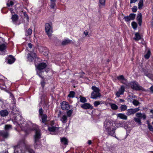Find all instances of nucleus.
<instances>
[{
    "label": "nucleus",
    "instance_id": "obj_1",
    "mask_svg": "<svg viewBox=\"0 0 153 153\" xmlns=\"http://www.w3.org/2000/svg\"><path fill=\"white\" fill-rule=\"evenodd\" d=\"M104 127L108 134L112 136L114 134L116 127H115L114 123L112 122L105 121L104 123Z\"/></svg>",
    "mask_w": 153,
    "mask_h": 153
},
{
    "label": "nucleus",
    "instance_id": "obj_57",
    "mask_svg": "<svg viewBox=\"0 0 153 153\" xmlns=\"http://www.w3.org/2000/svg\"><path fill=\"white\" fill-rule=\"evenodd\" d=\"M134 113H135L136 112L138 111H139V108H136L134 109Z\"/></svg>",
    "mask_w": 153,
    "mask_h": 153
},
{
    "label": "nucleus",
    "instance_id": "obj_42",
    "mask_svg": "<svg viewBox=\"0 0 153 153\" xmlns=\"http://www.w3.org/2000/svg\"><path fill=\"white\" fill-rule=\"evenodd\" d=\"M120 108L122 111H124L127 109V106L126 105H123L121 106Z\"/></svg>",
    "mask_w": 153,
    "mask_h": 153
},
{
    "label": "nucleus",
    "instance_id": "obj_40",
    "mask_svg": "<svg viewBox=\"0 0 153 153\" xmlns=\"http://www.w3.org/2000/svg\"><path fill=\"white\" fill-rule=\"evenodd\" d=\"M135 14L134 13H131L129 15V16L131 20H133L135 19Z\"/></svg>",
    "mask_w": 153,
    "mask_h": 153
},
{
    "label": "nucleus",
    "instance_id": "obj_23",
    "mask_svg": "<svg viewBox=\"0 0 153 153\" xmlns=\"http://www.w3.org/2000/svg\"><path fill=\"white\" fill-rule=\"evenodd\" d=\"M42 119V122L43 123L45 122L47 120V116L45 114L40 116Z\"/></svg>",
    "mask_w": 153,
    "mask_h": 153
},
{
    "label": "nucleus",
    "instance_id": "obj_64",
    "mask_svg": "<svg viewBox=\"0 0 153 153\" xmlns=\"http://www.w3.org/2000/svg\"><path fill=\"white\" fill-rule=\"evenodd\" d=\"M91 140H89V141H88V143L90 145V144H91Z\"/></svg>",
    "mask_w": 153,
    "mask_h": 153
},
{
    "label": "nucleus",
    "instance_id": "obj_60",
    "mask_svg": "<svg viewBox=\"0 0 153 153\" xmlns=\"http://www.w3.org/2000/svg\"><path fill=\"white\" fill-rule=\"evenodd\" d=\"M142 118L143 119H145L146 118V116L145 114H142V117H141V118Z\"/></svg>",
    "mask_w": 153,
    "mask_h": 153
},
{
    "label": "nucleus",
    "instance_id": "obj_58",
    "mask_svg": "<svg viewBox=\"0 0 153 153\" xmlns=\"http://www.w3.org/2000/svg\"><path fill=\"white\" fill-rule=\"evenodd\" d=\"M137 1V0H130V3H135Z\"/></svg>",
    "mask_w": 153,
    "mask_h": 153
},
{
    "label": "nucleus",
    "instance_id": "obj_56",
    "mask_svg": "<svg viewBox=\"0 0 153 153\" xmlns=\"http://www.w3.org/2000/svg\"><path fill=\"white\" fill-rule=\"evenodd\" d=\"M41 85L42 87H44L45 85V82L43 81H42L41 82Z\"/></svg>",
    "mask_w": 153,
    "mask_h": 153
},
{
    "label": "nucleus",
    "instance_id": "obj_13",
    "mask_svg": "<svg viewBox=\"0 0 153 153\" xmlns=\"http://www.w3.org/2000/svg\"><path fill=\"white\" fill-rule=\"evenodd\" d=\"M100 96V95L99 92H92L91 93V98L92 99H97V97Z\"/></svg>",
    "mask_w": 153,
    "mask_h": 153
},
{
    "label": "nucleus",
    "instance_id": "obj_37",
    "mask_svg": "<svg viewBox=\"0 0 153 153\" xmlns=\"http://www.w3.org/2000/svg\"><path fill=\"white\" fill-rule=\"evenodd\" d=\"M111 108L114 110L117 109L118 108L117 106L115 104H112L111 105Z\"/></svg>",
    "mask_w": 153,
    "mask_h": 153
},
{
    "label": "nucleus",
    "instance_id": "obj_36",
    "mask_svg": "<svg viewBox=\"0 0 153 153\" xmlns=\"http://www.w3.org/2000/svg\"><path fill=\"white\" fill-rule=\"evenodd\" d=\"M75 94V93L73 91H71L70 92L69 94L68 95V97H74V95Z\"/></svg>",
    "mask_w": 153,
    "mask_h": 153
},
{
    "label": "nucleus",
    "instance_id": "obj_55",
    "mask_svg": "<svg viewBox=\"0 0 153 153\" xmlns=\"http://www.w3.org/2000/svg\"><path fill=\"white\" fill-rule=\"evenodd\" d=\"M79 74H80V77L82 78L83 77V75L85 74L83 72H81Z\"/></svg>",
    "mask_w": 153,
    "mask_h": 153
},
{
    "label": "nucleus",
    "instance_id": "obj_12",
    "mask_svg": "<svg viewBox=\"0 0 153 153\" xmlns=\"http://www.w3.org/2000/svg\"><path fill=\"white\" fill-rule=\"evenodd\" d=\"M40 52L43 53V54L45 55H47L48 53V51L47 48H46L41 47L39 48Z\"/></svg>",
    "mask_w": 153,
    "mask_h": 153
},
{
    "label": "nucleus",
    "instance_id": "obj_30",
    "mask_svg": "<svg viewBox=\"0 0 153 153\" xmlns=\"http://www.w3.org/2000/svg\"><path fill=\"white\" fill-rule=\"evenodd\" d=\"M141 39V37L138 33H136L135 34V37L134 39L136 40H138Z\"/></svg>",
    "mask_w": 153,
    "mask_h": 153
},
{
    "label": "nucleus",
    "instance_id": "obj_50",
    "mask_svg": "<svg viewBox=\"0 0 153 153\" xmlns=\"http://www.w3.org/2000/svg\"><path fill=\"white\" fill-rule=\"evenodd\" d=\"M132 11L133 12H136L137 10V6H134L132 8Z\"/></svg>",
    "mask_w": 153,
    "mask_h": 153
},
{
    "label": "nucleus",
    "instance_id": "obj_19",
    "mask_svg": "<svg viewBox=\"0 0 153 153\" xmlns=\"http://www.w3.org/2000/svg\"><path fill=\"white\" fill-rule=\"evenodd\" d=\"M61 120L62 121L63 123H65L67 122V116L65 115H62V116Z\"/></svg>",
    "mask_w": 153,
    "mask_h": 153
},
{
    "label": "nucleus",
    "instance_id": "obj_52",
    "mask_svg": "<svg viewBox=\"0 0 153 153\" xmlns=\"http://www.w3.org/2000/svg\"><path fill=\"white\" fill-rule=\"evenodd\" d=\"M39 114L40 116H41L42 115H44V114H43V110L42 108L39 109Z\"/></svg>",
    "mask_w": 153,
    "mask_h": 153
},
{
    "label": "nucleus",
    "instance_id": "obj_41",
    "mask_svg": "<svg viewBox=\"0 0 153 153\" xmlns=\"http://www.w3.org/2000/svg\"><path fill=\"white\" fill-rule=\"evenodd\" d=\"M124 78V76L123 75H121L117 76V79L118 80L121 82Z\"/></svg>",
    "mask_w": 153,
    "mask_h": 153
},
{
    "label": "nucleus",
    "instance_id": "obj_17",
    "mask_svg": "<svg viewBox=\"0 0 153 153\" xmlns=\"http://www.w3.org/2000/svg\"><path fill=\"white\" fill-rule=\"evenodd\" d=\"M105 0H99V6L100 8H103L105 5Z\"/></svg>",
    "mask_w": 153,
    "mask_h": 153
},
{
    "label": "nucleus",
    "instance_id": "obj_16",
    "mask_svg": "<svg viewBox=\"0 0 153 153\" xmlns=\"http://www.w3.org/2000/svg\"><path fill=\"white\" fill-rule=\"evenodd\" d=\"M117 117H119L120 119L126 120L127 119V116L124 114L120 113L117 114Z\"/></svg>",
    "mask_w": 153,
    "mask_h": 153
},
{
    "label": "nucleus",
    "instance_id": "obj_62",
    "mask_svg": "<svg viewBox=\"0 0 153 153\" xmlns=\"http://www.w3.org/2000/svg\"><path fill=\"white\" fill-rule=\"evenodd\" d=\"M150 90L153 93V85L150 88Z\"/></svg>",
    "mask_w": 153,
    "mask_h": 153
},
{
    "label": "nucleus",
    "instance_id": "obj_59",
    "mask_svg": "<svg viewBox=\"0 0 153 153\" xmlns=\"http://www.w3.org/2000/svg\"><path fill=\"white\" fill-rule=\"evenodd\" d=\"M4 42V40L2 38L0 37V43H3Z\"/></svg>",
    "mask_w": 153,
    "mask_h": 153
},
{
    "label": "nucleus",
    "instance_id": "obj_21",
    "mask_svg": "<svg viewBox=\"0 0 153 153\" xmlns=\"http://www.w3.org/2000/svg\"><path fill=\"white\" fill-rule=\"evenodd\" d=\"M6 48V46L4 44L0 45V52H4Z\"/></svg>",
    "mask_w": 153,
    "mask_h": 153
},
{
    "label": "nucleus",
    "instance_id": "obj_31",
    "mask_svg": "<svg viewBox=\"0 0 153 153\" xmlns=\"http://www.w3.org/2000/svg\"><path fill=\"white\" fill-rule=\"evenodd\" d=\"M61 141L64 143L65 145L68 144V140L65 137H63L61 139Z\"/></svg>",
    "mask_w": 153,
    "mask_h": 153
},
{
    "label": "nucleus",
    "instance_id": "obj_26",
    "mask_svg": "<svg viewBox=\"0 0 153 153\" xmlns=\"http://www.w3.org/2000/svg\"><path fill=\"white\" fill-rule=\"evenodd\" d=\"M71 42V40L68 39H65L63 40L62 42V45H66L69 43H70Z\"/></svg>",
    "mask_w": 153,
    "mask_h": 153
},
{
    "label": "nucleus",
    "instance_id": "obj_22",
    "mask_svg": "<svg viewBox=\"0 0 153 153\" xmlns=\"http://www.w3.org/2000/svg\"><path fill=\"white\" fill-rule=\"evenodd\" d=\"M134 112L133 109H129L127 110V114L128 115H130L134 114Z\"/></svg>",
    "mask_w": 153,
    "mask_h": 153
},
{
    "label": "nucleus",
    "instance_id": "obj_10",
    "mask_svg": "<svg viewBox=\"0 0 153 153\" xmlns=\"http://www.w3.org/2000/svg\"><path fill=\"white\" fill-rule=\"evenodd\" d=\"M81 107L85 109H92L93 108V106L88 103H85L81 105Z\"/></svg>",
    "mask_w": 153,
    "mask_h": 153
},
{
    "label": "nucleus",
    "instance_id": "obj_28",
    "mask_svg": "<svg viewBox=\"0 0 153 153\" xmlns=\"http://www.w3.org/2000/svg\"><path fill=\"white\" fill-rule=\"evenodd\" d=\"M32 33V30L30 29H28L25 32V35L26 36H29Z\"/></svg>",
    "mask_w": 153,
    "mask_h": 153
},
{
    "label": "nucleus",
    "instance_id": "obj_48",
    "mask_svg": "<svg viewBox=\"0 0 153 153\" xmlns=\"http://www.w3.org/2000/svg\"><path fill=\"white\" fill-rule=\"evenodd\" d=\"M100 104V102L99 101H96L94 103V105L95 107H97Z\"/></svg>",
    "mask_w": 153,
    "mask_h": 153
},
{
    "label": "nucleus",
    "instance_id": "obj_32",
    "mask_svg": "<svg viewBox=\"0 0 153 153\" xmlns=\"http://www.w3.org/2000/svg\"><path fill=\"white\" fill-rule=\"evenodd\" d=\"M27 49L29 51H30L31 50V49L32 50H33V45L30 43H29L27 44Z\"/></svg>",
    "mask_w": 153,
    "mask_h": 153
},
{
    "label": "nucleus",
    "instance_id": "obj_25",
    "mask_svg": "<svg viewBox=\"0 0 153 153\" xmlns=\"http://www.w3.org/2000/svg\"><path fill=\"white\" fill-rule=\"evenodd\" d=\"M143 0H140L138 4V9H141L143 6Z\"/></svg>",
    "mask_w": 153,
    "mask_h": 153
},
{
    "label": "nucleus",
    "instance_id": "obj_35",
    "mask_svg": "<svg viewBox=\"0 0 153 153\" xmlns=\"http://www.w3.org/2000/svg\"><path fill=\"white\" fill-rule=\"evenodd\" d=\"M4 128L6 130H8L12 128V126L10 125H6L5 126Z\"/></svg>",
    "mask_w": 153,
    "mask_h": 153
},
{
    "label": "nucleus",
    "instance_id": "obj_47",
    "mask_svg": "<svg viewBox=\"0 0 153 153\" xmlns=\"http://www.w3.org/2000/svg\"><path fill=\"white\" fill-rule=\"evenodd\" d=\"M148 126L150 130L151 131H152L153 130V128L148 122Z\"/></svg>",
    "mask_w": 153,
    "mask_h": 153
},
{
    "label": "nucleus",
    "instance_id": "obj_2",
    "mask_svg": "<svg viewBox=\"0 0 153 153\" xmlns=\"http://www.w3.org/2000/svg\"><path fill=\"white\" fill-rule=\"evenodd\" d=\"M35 134L34 135V139L35 141V147L36 148H39L40 147V144L39 141V139L40 138L41 134L39 129L37 127L35 129Z\"/></svg>",
    "mask_w": 153,
    "mask_h": 153
},
{
    "label": "nucleus",
    "instance_id": "obj_34",
    "mask_svg": "<svg viewBox=\"0 0 153 153\" xmlns=\"http://www.w3.org/2000/svg\"><path fill=\"white\" fill-rule=\"evenodd\" d=\"M151 52L149 50L148 51L147 53L144 55V57L146 59L149 58Z\"/></svg>",
    "mask_w": 153,
    "mask_h": 153
},
{
    "label": "nucleus",
    "instance_id": "obj_7",
    "mask_svg": "<svg viewBox=\"0 0 153 153\" xmlns=\"http://www.w3.org/2000/svg\"><path fill=\"white\" fill-rule=\"evenodd\" d=\"M61 107L62 110H67L70 109V106L68 102L66 101H63L61 104Z\"/></svg>",
    "mask_w": 153,
    "mask_h": 153
},
{
    "label": "nucleus",
    "instance_id": "obj_20",
    "mask_svg": "<svg viewBox=\"0 0 153 153\" xmlns=\"http://www.w3.org/2000/svg\"><path fill=\"white\" fill-rule=\"evenodd\" d=\"M10 58L8 59V63L9 64H12L13 63L15 60V59L13 57H11V55H10Z\"/></svg>",
    "mask_w": 153,
    "mask_h": 153
},
{
    "label": "nucleus",
    "instance_id": "obj_61",
    "mask_svg": "<svg viewBox=\"0 0 153 153\" xmlns=\"http://www.w3.org/2000/svg\"><path fill=\"white\" fill-rule=\"evenodd\" d=\"M84 34L85 36H87L88 34V32L87 30H86L84 32Z\"/></svg>",
    "mask_w": 153,
    "mask_h": 153
},
{
    "label": "nucleus",
    "instance_id": "obj_8",
    "mask_svg": "<svg viewBox=\"0 0 153 153\" xmlns=\"http://www.w3.org/2000/svg\"><path fill=\"white\" fill-rule=\"evenodd\" d=\"M125 91V87L124 86L122 85L119 90L116 93V95L117 97H119L121 95L123 94Z\"/></svg>",
    "mask_w": 153,
    "mask_h": 153
},
{
    "label": "nucleus",
    "instance_id": "obj_51",
    "mask_svg": "<svg viewBox=\"0 0 153 153\" xmlns=\"http://www.w3.org/2000/svg\"><path fill=\"white\" fill-rule=\"evenodd\" d=\"M121 82L122 83H123L124 84H126V85L127 84V80L124 78V79H123V80L121 81Z\"/></svg>",
    "mask_w": 153,
    "mask_h": 153
},
{
    "label": "nucleus",
    "instance_id": "obj_49",
    "mask_svg": "<svg viewBox=\"0 0 153 153\" xmlns=\"http://www.w3.org/2000/svg\"><path fill=\"white\" fill-rule=\"evenodd\" d=\"M142 114L141 113H137L136 114V116L138 118L140 119L141 118V117Z\"/></svg>",
    "mask_w": 153,
    "mask_h": 153
},
{
    "label": "nucleus",
    "instance_id": "obj_54",
    "mask_svg": "<svg viewBox=\"0 0 153 153\" xmlns=\"http://www.w3.org/2000/svg\"><path fill=\"white\" fill-rule=\"evenodd\" d=\"M55 3H51V4L50 5V7L51 8H54L55 6Z\"/></svg>",
    "mask_w": 153,
    "mask_h": 153
},
{
    "label": "nucleus",
    "instance_id": "obj_14",
    "mask_svg": "<svg viewBox=\"0 0 153 153\" xmlns=\"http://www.w3.org/2000/svg\"><path fill=\"white\" fill-rule=\"evenodd\" d=\"M124 122L123 121H119L116 123H114L115 127H116V129L117 128L122 127H123L124 125Z\"/></svg>",
    "mask_w": 153,
    "mask_h": 153
},
{
    "label": "nucleus",
    "instance_id": "obj_15",
    "mask_svg": "<svg viewBox=\"0 0 153 153\" xmlns=\"http://www.w3.org/2000/svg\"><path fill=\"white\" fill-rule=\"evenodd\" d=\"M137 19L138 22V24L140 26L141 25L142 22V15L140 13H139L137 16Z\"/></svg>",
    "mask_w": 153,
    "mask_h": 153
},
{
    "label": "nucleus",
    "instance_id": "obj_45",
    "mask_svg": "<svg viewBox=\"0 0 153 153\" xmlns=\"http://www.w3.org/2000/svg\"><path fill=\"white\" fill-rule=\"evenodd\" d=\"M134 120L136 122L138 123L139 124H141V120L140 119L137 118H134Z\"/></svg>",
    "mask_w": 153,
    "mask_h": 153
},
{
    "label": "nucleus",
    "instance_id": "obj_63",
    "mask_svg": "<svg viewBox=\"0 0 153 153\" xmlns=\"http://www.w3.org/2000/svg\"><path fill=\"white\" fill-rule=\"evenodd\" d=\"M0 153H8V151H7L5 150L1 152Z\"/></svg>",
    "mask_w": 153,
    "mask_h": 153
},
{
    "label": "nucleus",
    "instance_id": "obj_33",
    "mask_svg": "<svg viewBox=\"0 0 153 153\" xmlns=\"http://www.w3.org/2000/svg\"><path fill=\"white\" fill-rule=\"evenodd\" d=\"M92 89L94 91L93 92H99V89L98 88L95 86H93L92 87Z\"/></svg>",
    "mask_w": 153,
    "mask_h": 153
},
{
    "label": "nucleus",
    "instance_id": "obj_44",
    "mask_svg": "<svg viewBox=\"0 0 153 153\" xmlns=\"http://www.w3.org/2000/svg\"><path fill=\"white\" fill-rule=\"evenodd\" d=\"M133 103L134 105L137 106L139 104V102L138 101L134 100L133 101Z\"/></svg>",
    "mask_w": 153,
    "mask_h": 153
},
{
    "label": "nucleus",
    "instance_id": "obj_24",
    "mask_svg": "<svg viewBox=\"0 0 153 153\" xmlns=\"http://www.w3.org/2000/svg\"><path fill=\"white\" fill-rule=\"evenodd\" d=\"M1 134L4 138H7L9 136L8 133L5 131H1Z\"/></svg>",
    "mask_w": 153,
    "mask_h": 153
},
{
    "label": "nucleus",
    "instance_id": "obj_11",
    "mask_svg": "<svg viewBox=\"0 0 153 153\" xmlns=\"http://www.w3.org/2000/svg\"><path fill=\"white\" fill-rule=\"evenodd\" d=\"M47 65L44 62L41 63L39 64L37 67V69L39 71H41L45 68L46 67Z\"/></svg>",
    "mask_w": 153,
    "mask_h": 153
},
{
    "label": "nucleus",
    "instance_id": "obj_5",
    "mask_svg": "<svg viewBox=\"0 0 153 153\" xmlns=\"http://www.w3.org/2000/svg\"><path fill=\"white\" fill-rule=\"evenodd\" d=\"M131 88L133 89L139 90L142 89V87L139 86L138 83L135 82H131L130 84Z\"/></svg>",
    "mask_w": 153,
    "mask_h": 153
},
{
    "label": "nucleus",
    "instance_id": "obj_27",
    "mask_svg": "<svg viewBox=\"0 0 153 153\" xmlns=\"http://www.w3.org/2000/svg\"><path fill=\"white\" fill-rule=\"evenodd\" d=\"M18 16L16 14L13 15L11 18L13 22L16 21L18 19Z\"/></svg>",
    "mask_w": 153,
    "mask_h": 153
},
{
    "label": "nucleus",
    "instance_id": "obj_38",
    "mask_svg": "<svg viewBox=\"0 0 153 153\" xmlns=\"http://www.w3.org/2000/svg\"><path fill=\"white\" fill-rule=\"evenodd\" d=\"M131 25L133 29H136L137 27V24L135 22H133L131 23Z\"/></svg>",
    "mask_w": 153,
    "mask_h": 153
},
{
    "label": "nucleus",
    "instance_id": "obj_18",
    "mask_svg": "<svg viewBox=\"0 0 153 153\" xmlns=\"http://www.w3.org/2000/svg\"><path fill=\"white\" fill-rule=\"evenodd\" d=\"M1 115L2 117H5L8 115V113L6 110H2L0 111Z\"/></svg>",
    "mask_w": 153,
    "mask_h": 153
},
{
    "label": "nucleus",
    "instance_id": "obj_6",
    "mask_svg": "<svg viewBox=\"0 0 153 153\" xmlns=\"http://www.w3.org/2000/svg\"><path fill=\"white\" fill-rule=\"evenodd\" d=\"M48 129L51 134H56L59 130V127L56 126H52L49 127Z\"/></svg>",
    "mask_w": 153,
    "mask_h": 153
},
{
    "label": "nucleus",
    "instance_id": "obj_29",
    "mask_svg": "<svg viewBox=\"0 0 153 153\" xmlns=\"http://www.w3.org/2000/svg\"><path fill=\"white\" fill-rule=\"evenodd\" d=\"M25 148H26V149L27 150L29 153H34V151L30 148L29 146H27L26 147H25Z\"/></svg>",
    "mask_w": 153,
    "mask_h": 153
},
{
    "label": "nucleus",
    "instance_id": "obj_43",
    "mask_svg": "<svg viewBox=\"0 0 153 153\" xmlns=\"http://www.w3.org/2000/svg\"><path fill=\"white\" fill-rule=\"evenodd\" d=\"M73 110L72 109H71L68 111L67 112V114L68 116V117H70L73 113Z\"/></svg>",
    "mask_w": 153,
    "mask_h": 153
},
{
    "label": "nucleus",
    "instance_id": "obj_9",
    "mask_svg": "<svg viewBox=\"0 0 153 153\" xmlns=\"http://www.w3.org/2000/svg\"><path fill=\"white\" fill-rule=\"evenodd\" d=\"M36 57V55L35 53H30L27 54V59L29 61H32L34 58Z\"/></svg>",
    "mask_w": 153,
    "mask_h": 153
},
{
    "label": "nucleus",
    "instance_id": "obj_46",
    "mask_svg": "<svg viewBox=\"0 0 153 153\" xmlns=\"http://www.w3.org/2000/svg\"><path fill=\"white\" fill-rule=\"evenodd\" d=\"M124 19L125 20V21L126 22H129L131 20L130 18V17L129 16H125L124 18Z\"/></svg>",
    "mask_w": 153,
    "mask_h": 153
},
{
    "label": "nucleus",
    "instance_id": "obj_4",
    "mask_svg": "<svg viewBox=\"0 0 153 153\" xmlns=\"http://www.w3.org/2000/svg\"><path fill=\"white\" fill-rule=\"evenodd\" d=\"M25 146L18 145L15 147L14 153H25Z\"/></svg>",
    "mask_w": 153,
    "mask_h": 153
},
{
    "label": "nucleus",
    "instance_id": "obj_53",
    "mask_svg": "<svg viewBox=\"0 0 153 153\" xmlns=\"http://www.w3.org/2000/svg\"><path fill=\"white\" fill-rule=\"evenodd\" d=\"M14 4V3L13 1H10L9 3H8L7 4V5L8 6H12Z\"/></svg>",
    "mask_w": 153,
    "mask_h": 153
},
{
    "label": "nucleus",
    "instance_id": "obj_39",
    "mask_svg": "<svg viewBox=\"0 0 153 153\" xmlns=\"http://www.w3.org/2000/svg\"><path fill=\"white\" fill-rule=\"evenodd\" d=\"M80 101L81 102H85L87 101L85 97H80Z\"/></svg>",
    "mask_w": 153,
    "mask_h": 153
},
{
    "label": "nucleus",
    "instance_id": "obj_3",
    "mask_svg": "<svg viewBox=\"0 0 153 153\" xmlns=\"http://www.w3.org/2000/svg\"><path fill=\"white\" fill-rule=\"evenodd\" d=\"M45 28L46 32L49 36H51L53 32L52 27L51 25L47 23L45 25Z\"/></svg>",
    "mask_w": 153,
    "mask_h": 153
}]
</instances>
